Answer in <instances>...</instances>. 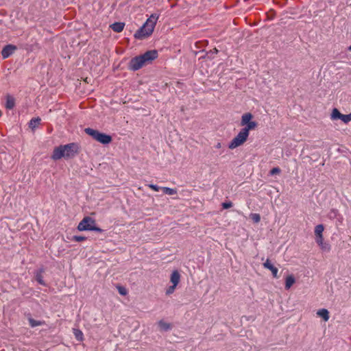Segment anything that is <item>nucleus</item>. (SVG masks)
Wrapping results in <instances>:
<instances>
[{
	"instance_id": "f257e3e1",
	"label": "nucleus",
	"mask_w": 351,
	"mask_h": 351,
	"mask_svg": "<svg viewBox=\"0 0 351 351\" xmlns=\"http://www.w3.org/2000/svg\"><path fill=\"white\" fill-rule=\"evenodd\" d=\"M252 118L253 115L250 112H246L242 115L240 125L243 128L231 141L228 145L229 149H235L242 145L247 141L249 136L250 130H254L258 126V123L256 121H252Z\"/></svg>"
},
{
	"instance_id": "f03ea898",
	"label": "nucleus",
	"mask_w": 351,
	"mask_h": 351,
	"mask_svg": "<svg viewBox=\"0 0 351 351\" xmlns=\"http://www.w3.org/2000/svg\"><path fill=\"white\" fill-rule=\"evenodd\" d=\"M80 152L79 145L77 143H71L64 145H60L54 148L51 158L58 160L64 158L71 159L74 158Z\"/></svg>"
},
{
	"instance_id": "7ed1b4c3",
	"label": "nucleus",
	"mask_w": 351,
	"mask_h": 351,
	"mask_svg": "<svg viewBox=\"0 0 351 351\" xmlns=\"http://www.w3.org/2000/svg\"><path fill=\"white\" fill-rule=\"evenodd\" d=\"M158 19V15L156 14H152L144 25L136 32L134 34L135 38L142 40L149 36L154 31Z\"/></svg>"
},
{
	"instance_id": "20e7f679",
	"label": "nucleus",
	"mask_w": 351,
	"mask_h": 351,
	"mask_svg": "<svg viewBox=\"0 0 351 351\" xmlns=\"http://www.w3.org/2000/svg\"><path fill=\"white\" fill-rule=\"evenodd\" d=\"M84 132L86 134L90 136L94 140L104 145L109 144L112 141L111 136L100 132L99 131L90 128H85Z\"/></svg>"
},
{
	"instance_id": "39448f33",
	"label": "nucleus",
	"mask_w": 351,
	"mask_h": 351,
	"mask_svg": "<svg viewBox=\"0 0 351 351\" xmlns=\"http://www.w3.org/2000/svg\"><path fill=\"white\" fill-rule=\"evenodd\" d=\"M96 224V221L95 219L90 217H84L83 219L79 223L77 226V230L80 231H87L90 230V229H86V228H91Z\"/></svg>"
},
{
	"instance_id": "423d86ee",
	"label": "nucleus",
	"mask_w": 351,
	"mask_h": 351,
	"mask_svg": "<svg viewBox=\"0 0 351 351\" xmlns=\"http://www.w3.org/2000/svg\"><path fill=\"white\" fill-rule=\"evenodd\" d=\"M145 64H147L142 58L141 55L132 58L130 61L128 67L131 71H136L142 68Z\"/></svg>"
},
{
	"instance_id": "0eeeda50",
	"label": "nucleus",
	"mask_w": 351,
	"mask_h": 351,
	"mask_svg": "<svg viewBox=\"0 0 351 351\" xmlns=\"http://www.w3.org/2000/svg\"><path fill=\"white\" fill-rule=\"evenodd\" d=\"M158 56V53L156 50H149L141 55L142 58L145 60L147 64L156 59Z\"/></svg>"
},
{
	"instance_id": "6e6552de",
	"label": "nucleus",
	"mask_w": 351,
	"mask_h": 351,
	"mask_svg": "<svg viewBox=\"0 0 351 351\" xmlns=\"http://www.w3.org/2000/svg\"><path fill=\"white\" fill-rule=\"evenodd\" d=\"M16 49H17V47L15 45H5L1 51V56H2L3 58H4V59L8 58L12 54H13Z\"/></svg>"
},
{
	"instance_id": "1a4fd4ad",
	"label": "nucleus",
	"mask_w": 351,
	"mask_h": 351,
	"mask_svg": "<svg viewBox=\"0 0 351 351\" xmlns=\"http://www.w3.org/2000/svg\"><path fill=\"white\" fill-rule=\"evenodd\" d=\"M263 267L271 271L274 278H278V277H279L278 276V269L277 267H276L275 266H274L271 264V263L270 262V261L269 259H267V261L263 263Z\"/></svg>"
},
{
	"instance_id": "9d476101",
	"label": "nucleus",
	"mask_w": 351,
	"mask_h": 351,
	"mask_svg": "<svg viewBox=\"0 0 351 351\" xmlns=\"http://www.w3.org/2000/svg\"><path fill=\"white\" fill-rule=\"evenodd\" d=\"M315 241L317 244L320 247L322 250L325 252H329L330 250V245L324 241V237L315 238Z\"/></svg>"
},
{
	"instance_id": "9b49d317",
	"label": "nucleus",
	"mask_w": 351,
	"mask_h": 351,
	"mask_svg": "<svg viewBox=\"0 0 351 351\" xmlns=\"http://www.w3.org/2000/svg\"><path fill=\"white\" fill-rule=\"evenodd\" d=\"M180 280V274L177 271L175 270L172 272L170 278L171 282L174 285V286H177Z\"/></svg>"
},
{
	"instance_id": "f8f14e48",
	"label": "nucleus",
	"mask_w": 351,
	"mask_h": 351,
	"mask_svg": "<svg viewBox=\"0 0 351 351\" xmlns=\"http://www.w3.org/2000/svg\"><path fill=\"white\" fill-rule=\"evenodd\" d=\"M124 26V23L115 22L110 25V27L114 32L119 33L123 31Z\"/></svg>"
},
{
	"instance_id": "ddd939ff",
	"label": "nucleus",
	"mask_w": 351,
	"mask_h": 351,
	"mask_svg": "<svg viewBox=\"0 0 351 351\" xmlns=\"http://www.w3.org/2000/svg\"><path fill=\"white\" fill-rule=\"evenodd\" d=\"M317 315L321 317L325 322H327L330 317L328 311L325 308H322L319 310L317 313Z\"/></svg>"
},
{
	"instance_id": "4468645a",
	"label": "nucleus",
	"mask_w": 351,
	"mask_h": 351,
	"mask_svg": "<svg viewBox=\"0 0 351 351\" xmlns=\"http://www.w3.org/2000/svg\"><path fill=\"white\" fill-rule=\"evenodd\" d=\"M295 282V279L293 275H289L286 278L285 280V289H289L291 286Z\"/></svg>"
},
{
	"instance_id": "2eb2a0df",
	"label": "nucleus",
	"mask_w": 351,
	"mask_h": 351,
	"mask_svg": "<svg viewBox=\"0 0 351 351\" xmlns=\"http://www.w3.org/2000/svg\"><path fill=\"white\" fill-rule=\"evenodd\" d=\"M324 230V227L322 224H319L315 228V238H319V237H323V231Z\"/></svg>"
},
{
	"instance_id": "dca6fc26",
	"label": "nucleus",
	"mask_w": 351,
	"mask_h": 351,
	"mask_svg": "<svg viewBox=\"0 0 351 351\" xmlns=\"http://www.w3.org/2000/svg\"><path fill=\"white\" fill-rule=\"evenodd\" d=\"M342 114L337 108H334L332 111L330 118L332 120L341 119Z\"/></svg>"
},
{
	"instance_id": "f3484780",
	"label": "nucleus",
	"mask_w": 351,
	"mask_h": 351,
	"mask_svg": "<svg viewBox=\"0 0 351 351\" xmlns=\"http://www.w3.org/2000/svg\"><path fill=\"white\" fill-rule=\"evenodd\" d=\"M41 119L39 117L33 118L31 119L29 123V127L32 130L36 128L40 123Z\"/></svg>"
},
{
	"instance_id": "a211bd4d",
	"label": "nucleus",
	"mask_w": 351,
	"mask_h": 351,
	"mask_svg": "<svg viewBox=\"0 0 351 351\" xmlns=\"http://www.w3.org/2000/svg\"><path fill=\"white\" fill-rule=\"evenodd\" d=\"M14 99L11 96H8L5 104L6 108L11 110L14 107Z\"/></svg>"
},
{
	"instance_id": "6ab92c4d",
	"label": "nucleus",
	"mask_w": 351,
	"mask_h": 351,
	"mask_svg": "<svg viewBox=\"0 0 351 351\" xmlns=\"http://www.w3.org/2000/svg\"><path fill=\"white\" fill-rule=\"evenodd\" d=\"M158 326L161 330H163L165 331L171 329V324L169 323H167L162 320L159 321Z\"/></svg>"
},
{
	"instance_id": "aec40b11",
	"label": "nucleus",
	"mask_w": 351,
	"mask_h": 351,
	"mask_svg": "<svg viewBox=\"0 0 351 351\" xmlns=\"http://www.w3.org/2000/svg\"><path fill=\"white\" fill-rule=\"evenodd\" d=\"M73 334L77 341H82L83 340V332L80 329L74 328Z\"/></svg>"
},
{
	"instance_id": "412c9836",
	"label": "nucleus",
	"mask_w": 351,
	"mask_h": 351,
	"mask_svg": "<svg viewBox=\"0 0 351 351\" xmlns=\"http://www.w3.org/2000/svg\"><path fill=\"white\" fill-rule=\"evenodd\" d=\"M161 189L162 191L167 195H172L177 193V190L176 189H171L169 187H162Z\"/></svg>"
},
{
	"instance_id": "4be33fe9",
	"label": "nucleus",
	"mask_w": 351,
	"mask_h": 351,
	"mask_svg": "<svg viewBox=\"0 0 351 351\" xmlns=\"http://www.w3.org/2000/svg\"><path fill=\"white\" fill-rule=\"evenodd\" d=\"M29 323L32 328L41 326L43 324L42 322L34 319L33 318H29Z\"/></svg>"
},
{
	"instance_id": "5701e85b",
	"label": "nucleus",
	"mask_w": 351,
	"mask_h": 351,
	"mask_svg": "<svg viewBox=\"0 0 351 351\" xmlns=\"http://www.w3.org/2000/svg\"><path fill=\"white\" fill-rule=\"evenodd\" d=\"M250 218L254 223H258L261 221V216L259 214L257 213H252L250 215Z\"/></svg>"
},
{
	"instance_id": "b1692460",
	"label": "nucleus",
	"mask_w": 351,
	"mask_h": 351,
	"mask_svg": "<svg viewBox=\"0 0 351 351\" xmlns=\"http://www.w3.org/2000/svg\"><path fill=\"white\" fill-rule=\"evenodd\" d=\"M42 271H43L41 270L39 273L36 274V280L40 285H45V282L43 279V276L41 274Z\"/></svg>"
},
{
	"instance_id": "393cba45",
	"label": "nucleus",
	"mask_w": 351,
	"mask_h": 351,
	"mask_svg": "<svg viewBox=\"0 0 351 351\" xmlns=\"http://www.w3.org/2000/svg\"><path fill=\"white\" fill-rule=\"evenodd\" d=\"M343 123H348L351 121V113L349 114H342L341 119Z\"/></svg>"
},
{
	"instance_id": "a878e982",
	"label": "nucleus",
	"mask_w": 351,
	"mask_h": 351,
	"mask_svg": "<svg viewBox=\"0 0 351 351\" xmlns=\"http://www.w3.org/2000/svg\"><path fill=\"white\" fill-rule=\"evenodd\" d=\"M118 291L121 295H125L128 293L126 289L122 286L117 287Z\"/></svg>"
},
{
	"instance_id": "bb28decb",
	"label": "nucleus",
	"mask_w": 351,
	"mask_h": 351,
	"mask_svg": "<svg viewBox=\"0 0 351 351\" xmlns=\"http://www.w3.org/2000/svg\"><path fill=\"white\" fill-rule=\"evenodd\" d=\"M281 171L279 167H274L271 169L269 171L270 175L274 176L275 174H278Z\"/></svg>"
},
{
	"instance_id": "cd10ccee",
	"label": "nucleus",
	"mask_w": 351,
	"mask_h": 351,
	"mask_svg": "<svg viewBox=\"0 0 351 351\" xmlns=\"http://www.w3.org/2000/svg\"><path fill=\"white\" fill-rule=\"evenodd\" d=\"M223 208L228 209L232 206V203L231 202H225L221 204Z\"/></svg>"
},
{
	"instance_id": "c85d7f7f",
	"label": "nucleus",
	"mask_w": 351,
	"mask_h": 351,
	"mask_svg": "<svg viewBox=\"0 0 351 351\" xmlns=\"http://www.w3.org/2000/svg\"><path fill=\"white\" fill-rule=\"evenodd\" d=\"M86 237H82V236H74L73 237V241H77V242H80V241H83L84 240H86Z\"/></svg>"
},
{
	"instance_id": "c756f323",
	"label": "nucleus",
	"mask_w": 351,
	"mask_h": 351,
	"mask_svg": "<svg viewBox=\"0 0 351 351\" xmlns=\"http://www.w3.org/2000/svg\"><path fill=\"white\" fill-rule=\"evenodd\" d=\"M176 286H174V285L170 286L166 291V294L167 295H170V294H172L174 291H175V289H176Z\"/></svg>"
},
{
	"instance_id": "7c9ffc66",
	"label": "nucleus",
	"mask_w": 351,
	"mask_h": 351,
	"mask_svg": "<svg viewBox=\"0 0 351 351\" xmlns=\"http://www.w3.org/2000/svg\"><path fill=\"white\" fill-rule=\"evenodd\" d=\"M86 229H90V230L96 231L97 232H103V230L96 226V224L91 228H86Z\"/></svg>"
},
{
	"instance_id": "2f4dec72",
	"label": "nucleus",
	"mask_w": 351,
	"mask_h": 351,
	"mask_svg": "<svg viewBox=\"0 0 351 351\" xmlns=\"http://www.w3.org/2000/svg\"><path fill=\"white\" fill-rule=\"evenodd\" d=\"M148 186L152 189V190L155 191H158L160 189H161L160 187H159L157 185H155V184H148Z\"/></svg>"
},
{
	"instance_id": "473e14b6",
	"label": "nucleus",
	"mask_w": 351,
	"mask_h": 351,
	"mask_svg": "<svg viewBox=\"0 0 351 351\" xmlns=\"http://www.w3.org/2000/svg\"><path fill=\"white\" fill-rule=\"evenodd\" d=\"M221 147V143H217L215 145V148L217 149H220Z\"/></svg>"
},
{
	"instance_id": "72a5a7b5",
	"label": "nucleus",
	"mask_w": 351,
	"mask_h": 351,
	"mask_svg": "<svg viewBox=\"0 0 351 351\" xmlns=\"http://www.w3.org/2000/svg\"><path fill=\"white\" fill-rule=\"evenodd\" d=\"M214 52H215V53H217L218 50H217L216 48H215V49H214Z\"/></svg>"
},
{
	"instance_id": "f704fd0d",
	"label": "nucleus",
	"mask_w": 351,
	"mask_h": 351,
	"mask_svg": "<svg viewBox=\"0 0 351 351\" xmlns=\"http://www.w3.org/2000/svg\"><path fill=\"white\" fill-rule=\"evenodd\" d=\"M348 50L351 51V45L348 47Z\"/></svg>"
}]
</instances>
